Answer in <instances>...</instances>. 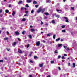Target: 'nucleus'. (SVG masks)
<instances>
[{
	"mask_svg": "<svg viewBox=\"0 0 77 77\" xmlns=\"http://www.w3.org/2000/svg\"><path fill=\"white\" fill-rule=\"evenodd\" d=\"M45 8L42 9V7H40L38 10L37 13H38V14H39V13H40L41 12L42 14H43L45 11Z\"/></svg>",
	"mask_w": 77,
	"mask_h": 77,
	"instance_id": "f257e3e1",
	"label": "nucleus"
},
{
	"mask_svg": "<svg viewBox=\"0 0 77 77\" xmlns=\"http://www.w3.org/2000/svg\"><path fill=\"white\" fill-rule=\"evenodd\" d=\"M63 19H64V20H65L66 22V23H69V20L68 18V17H63Z\"/></svg>",
	"mask_w": 77,
	"mask_h": 77,
	"instance_id": "f03ea898",
	"label": "nucleus"
},
{
	"mask_svg": "<svg viewBox=\"0 0 77 77\" xmlns=\"http://www.w3.org/2000/svg\"><path fill=\"white\" fill-rule=\"evenodd\" d=\"M39 45H40V42L39 41L37 42L36 43V45H37V46H39Z\"/></svg>",
	"mask_w": 77,
	"mask_h": 77,
	"instance_id": "7ed1b4c3",
	"label": "nucleus"
},
{
	"mask_svg": "<svg viewBox=\"0 0 77 77\" xmlns=\"http://www.w3.org/2000/svg\"><path fill=\"white\" fill-rule=\"evenodd\" d=\"M55 15L56 17H57V18H60V15H58V14H55Z\"/></svg>",
	"mask_w": 77,
	"mask_h": 77,
	"instance_id": "20e7f679",
	"label": "nucleus"
},
{
	"mask_svg": "<svg viewBox=\"0 0 77 77\" xmlns=\"http://www.w3.org/2000/svg\"><path fill=\"white\" fill-rule=\"evenodd\" d=\"M15 33L16 35H19V34H20V33H19V32H18L17 31L15 32Z\"/></svg>",
	"mask_w": 77,
	"mask_h": 77,
	"instance_id": "39448f33",
	"label": "nucleus"
},
{
	"mask_svg": "<svg viewBox=\"0 0 77 77\" xmlns=\"http://www.w3.org/2000/svg\"><path fill=\"white\" fill-rule=\"evenodd\" d=\"M18 53H23V51L21 50H19L18 51Z\"/></svg>",
	"mask_w": 77,
	"mask_h": 77,
	"instance_id": "423d86ee",
	"label": "nucleus"
},
{
	"mask_svg": "<svg viewBox=\"0 0 77 77\" xmlns=\"http://www.w3.org/2000/svg\"><path fill=\"white\" fill-rule=\"evenodd\" d=\"M40 67H42L44 66V63H42L39 65Z\"/></svg>",
	"mask_w": 77,
	"mask_h": 77,
	"instance_id": "0eeeda50",
	"label": "nucleus"
},
{
	"mask_svg": "<svg viewBox=\"0 0 77 77\" xmlns=\"http://www.w3.org/2000/svg\"><path fill=\"white\" fill-rule=\"evenodd\" d=\"M38 4V2L36 1H35L33 2V4Z\"/></svg>",
	"mask_w": 77,
	"mask_h": 77,
	"instance_id": "6e6552de",
	"label": "nucleus"
},
{
	"mask_svg": "<svg viewBox=\"0 0 77 77\" xmlns=\"http://www.w3.org/2000/svg\"><path fill=\"white\" fill-rule=\"evenodd\" d=\"M52 24H55V20H53L51 21Z\"/></svg>",
	"mask_w": 77,
	"mask_h": 77,
	"instance_id": "1a4fd4ad",
	"label": "nucleus"
},
{
	"mask_svg": "<svg viewBox=\"0 0 77 77\" xmlns=\"http://www.w3.org/2000/svg\"><path fill=\"white\" fill-rule=\"evenodd\" d=\"M31 31L32 32H35V30L33 29H31Z\"/></svg>",
	"mask_w": 77,
	"mask_h": 77,
	"instance_id": "9d476101",
	"label": "nucleus"
},
{
	"mask_svg": "<svg viewBox=\"0 0 77 77\" xmlns=\"http://www.w3.org/2000/svg\"><path fill=\"white\" fill-rule=\"evenodd\" d=\"M15 12L14 11H13V13L12 14V15H13V16H14V15H15Z\"/></svg>",
	"mask_w": 77,
	"mask_h": 77,
	"instance_id": "9b49d317",
	"label": "nucleus"
},
{
	"mask_svg": "<svg viewBox=\"0 0 77 77\" xmlns=\"http://www.w3.org/2000/svg\"><path fill=\"white\" fill-rule=\"evenodd\" d=\"M72 67L73 68H75V63H73Z\"/></svg>",
	"mask_w": 77,
	"mask_h": 77,
	"instance_id": "f8f14e48",
	"label": "nucleus"
},
{
	"mask_svg": "<svg viewBox=\"0 0 77 77\" xmlns=\"http://www.w3.org/2000/svg\"><path fill=\"white\" fill-rule=\"evenodd\" d=\"M28 36L30 39H32V35H29Z\"/></svg>",
	"mask_w": 77,
	"mask_h": 77,
	"instance_id": "ddd939ff",
	"label": "nucleus"
},
{
	"mask_svg": "<svg viewBox=\"0 0 77 77\" xmlns=\"http://www.w3.org/2000/svg\"><path fill=\"white\" fill-rule=\"evenodd\" d=\"M23 3V1H20L18 2V4H21V3Z\"/></svg>",
	"mask_w": 77,
	"mask_h": 77,
	"instance_id": "4468645a",
	"label": "nucleus"
},
{
	"mask_svg": "<svg viewBox=\"0 0 77 77\" xmlns=\"http://www.w3.org/2000/svg\"><path fill=\"white\" fill-rule=\"evenodd\" d=\"M27 3H30L32 2V0H27Z\"/></svg>",
	"mask_w": 77,
	"mask_h": 77,
	"instance_id": "2eb2a0df",
	"label": "nucleus"
},
{
	"mask_svg": "<svg viewBox=\"0 0 77 77\" xmlns=\"http://www.w3.org/2000/svg\"><path fill=\"white\" fill-rule=\"evenodd\" d=\"M26 20V19L25 18H23L22 19V21H25Z\"/></svg>",
	"mask_w": 77,
	"mask_h": 77,
	"instance_id": "dca6fc26",
	"label": "nucleus"
},
{
	"mask_svg": "<svg viewBox=\"0 0 77 77\" xmlns=\"http://www.w3.org/2000/svg\"><path fill=\"white\" fill-rule=\"evenodd\" d=\"M45 15H49V14L48 12H46L45 13Z\"/></svg>",
	"mask_w": 77,
	"mask_h": 77,
	"instance_id": "f3484780",
	"label": "nucleus"
},
{
	"mask_svg": "<svg viewBox=\"0 0 77 77\" xmlns=\"http://www.w3.org/2000/svg\"><path fill=\"white\" fill-rule=\"evenodd\" d=\"M4 40H8V39H9V38L7 37L5 38H4Z\"/></svg>",
	"mask_w": 77,
	"mask_h": 77,
	"instance_id": "a211bd4d",
	"label": "nucleus"
},
{
	"mask_svg": "<svg viewBox=\"0 0 77 77\" xmlns=\"http://www.w3.org/2000/svg\"><path fill=\"white\" fill-rule=\"evenodd\" d=\"M5 12L7 14H8V13H9V10H5Z\"/></svg>",
	"mask_w": 77,
	"mask_h": 77,
	"instance_id": "6ab92c4d",
	"label": "nucleus"
},
{
	"mask_svg": "<svg viewBox=\"0 0 77 77\" xmlns=\"http://www.w3.org/2000/svg\"><path fill=\"white\" fill-rule=\"evenodd\" d=\"M60 38H58L57 39H56V41H59L60 40Z\"/></svg>",
	"mask_w": 77,
	"mask_h": 77,
	"instance_id": "aec40b11",
	"label": "nucleus"
},
{
	"mask_svg": "<svg viewBox=\"0 0 77 77\" xmlns=\"http://www.w3.org/2000/svg\"><path fill=\"white\" fill-rule=\"evenodd\" d=\"M53 38L54 39H56V35H53Z\"/></svg>",
	"mask_w": 77,
	"mask_h": 77,
	"instance_id": "412c9836",
	"label": "nucleus"
},
{
	"mask_svg": "<svg viewBox=\"0 0 77 77\" xmlns=\"http://www.w3.org/2000/svg\"><path fill=\"white\" fill-rule=\"evenodd\" d=\"M34 58L35 59L38 58V57H37V56H34Z\"/></svg>",
	"mask_w": 77,
	"mask_h": 77,
	"instance_id": "4be33fe9",
	"label": "nucleus"
},
{
	"mask_svg": "<svg viewBox=\"0 0 77 77\" xmlns=\"http://www.w3.org/2000/svg\"><path fill=\"white\" fill-rule=\"evenodd\" d=\"M62 44H58V47H61V46H62Z\"/></svg>",
	"mask_w": 77,
	"mask_h": 77,
	"instance_id": "5701e85b",
	"label": "nucleus"
},
{
	"mask_svg": "<svg viewBox=\"0 0 77 77\" xmlns=\"http://www.w3.org/2000/svg\"><path fill=\"white\" fill-rule=\"evenodd\" d=\"M16 44H17V42H14L13 45L14 46V45H16Z\"/></svg>",
	"mask_w": 77,
	"mask_h": 77,
	"instance_id": "b1692460",
	"label": "nucleus"
},
{
	"mask_svg": "<svg viewBox=\"0 0 77 77\" xmlns=\"http://www.w3.org/2000/svg\"><path fill=\"white\" fill-rule=\"evenodd\" d=\"M22 34L23 35H24L25 33H26V31H23V32H22Z\"/></svg>",
	"mask_w": 77,
	"mask_h": 77,
	"instance_id": "393cba45",
	"label": "nucleus"
},
{
	"mask_svg": "<svg viewBox=\"0 0 77 77\" xmlns=\"http://www.w3.org/2000/svg\"><path fill=\"white\" fill-rule=\"evenodd\" d=\"M62 32H66V31L64 29L62 30Z\"/></svg>",
	"mask_w": 77,
	"mask_h": 77,
	"instance_id": "a878e982",
	"label": "nucleus"
},
{
	"mask_svg": "<svg viewBox=\"0 0 77 77\" xmlns=\"http://www.w3.org/2000/svg\"><path fill=\"white\" fill-rule=\"evenodd\" d=\"M26 6V8L29 7V5H28V4H26V6Z\"/></svg>",
	"mask_w": 77,
	"mask_h": 77,
	"instance_id": "bb28decb",
	"label": "nucleus"
},
{
	"mask_svg": "<svg viewBox=\"0 0 77 77\" xmlns=\"http://www.w3.org/2000/svg\"><path fill=\"white\" fill-rule=\"evenodd\" d=\"M51 2V1L50 0H47V2H48V3H50Z\"/></svg>",
	"mask_w": 77,
	"mask_h": 77,
	"instance_id": "cd10ccee",
	"label": "nucleus"
},
{
	"mask_svg": "<svg viewBox=\"0 0 77 77\" xmlns=\"http://www.w3.org/2000/svg\"><path fill=\"white\" fill-rule=\"evenodd\" d=\"M62 59H65V57L64 56H63L61 57Z\"/></svg>",
	"mask_w": 77,
	"mask_h": 77,
	"instance_id": "c85d7f7f",
	"label": "nucleus"
},
{
	"mask_svg": "<svg viewBox=\"0 0 77 77\" xmlns=\"http://www.w3.org/2000/svg\"><path fill=\"white\" fill-rule=\"evenodd\" d=\"M30 47V45L29 44H28L27 45V46H26L27 48H28V47Z\"/></svg>",
	"mask_w": 77,
	"mask_h": 77,
	"instance_id": "c756f323",
	"label": "nucleus"
},
{
	"mask_svg": "<svg viewBox=\"0 0 77 77\" xmlns=\"http://www.w3.org/2000/svg\"><path fill=\"white\" fill-rule=\"evenodd\" d=\"M61 27H62L63 28H65V26L63 25L61 26Z\"/></svg>",
	"mask_w": 77,
	"mask_h": 77,
	"instance_id": "7c9ffc66",
	"label": "nucleus"
},
{
	"mask_svg": "<svg viewBox=\"0 0 77 77\" xmlns=\"http://www.w3.org/2000/svg\"><path fill=\"white\" fill-rule=\"evenodd\" d=\"M61 57V56L60 55H59L58 56V59H60Z\"/></svg>",
	"mask_w": 77,
	"mask_h": 77,
	"instance_id": "2f4dec72",
	"label": "nucleus"
},
{
	"mask_svg": "<svg viewBox=\"0 0 77 77\" xmlns=\"http://www.w3.org/2000/svg\"><path fill=\"white\" fill-rule=\"evenodd\" d=\"M70 48H67L66 49V51H68V50H70Z\"/></svg>",
	"mask_w": 77,
	"mask_h": 77,
	"instance_id": "473e14b6",
	"label": "nucleus"
},
{
	"mask_svg": "<svg viewBox=\"0 0 77 77\" xmlns=\"http://www.w3.org/2000/svg\"><path fill=\"white\" fill-rule=\"evenodd\" d=\"M33 12H34V11L32 10L31 11V14H33Z\"/></svg>",
	"mask_w": 77,
	"mask_h": 77,
	"instance_id": "72a5a7b5",
	"label": "nucleus"
},
{
	"mask_svg": "<svg viewBox=\"0 0 77 77\" xmlns=\"http://www.w3.org/2000/svg\"><path fill=\"white\" fill-rule=\"evenodd\" d=\"M57 12H59V11H60V12H62V10H59L58 9H57Z\"/></svg>",
	"mask_w": 77,
	"mask_h": 77,
	"instance_id": "f704fd0d",
	"label": "nucleus"
},
{
	"mask_svg": "<svg viewBox=\"0 0 77 77\" xmlns=\"http://www.w3.org/2000/svg\"><path fill=\"white\" fill-rule=\"evenodd\" d=\"M38 6H39V5H35V7L36 8H38Z\"/></svg>",
	"mask_w": 77,
	"mask_h": 77,
	"instance_id": "c9c22d12",
	"label": "nucleus"
},
{
	"mask_svg": "<svg viewBox=\"0 0 77 77\" xmlns=\"http://www.w3.org/2000/svg\"><path fill=\"white\" fill-rule=\"evenodd\" d=\"M3 12V10H2V9H1L0 10V13H2Z\"/></svg>",
	"mask_w": 77,
	"mask_h": 77,
	"instance_id": "e433bc0d",
	"label": "nucleus"
},
{
	"mask_svg": "<svg viewBox=\"0 0 77 77\" xmlns=\"http://www.w3.org/2000/svg\"><path fill=\"white\" fill-rule=\"evenodd\" d=\"M51 63H54V61H52L51 62Z\"/></svg>",
	"mask_w": 77,
	"mask_h": 77,
	"instance_id": "4c0bfd02",
	"label": "nucleus"
},
{
	"mask_svg": "<svg viewBox=\"0 0 77 77\" xmlns=\"http://www.w3.org/2000/svg\"><path fill=\"white\" fill-rule=\"evenodd\" d=\"M54 53H58V52H57V50H55V51Z\"/></svg>",
	"mask_w": 77,
	"mask_h": 77,
	"instance_id": "58836bf2",
	"label": "nucleus"
},
{
	"mask_svg": "<svg viewBox=\"0 0 77 77\" xmlns=\"http://www.w3.org/2000/svg\"><path fill=\"white\" fill-rule=\"evenodd\" d=\"M6 50H8V51H10V49L8 48H6Z\"/></svg>",
	"mask_w": 77,
	"mask_h": 77,
	"instance_id": "ea45409f",
	"label": "nucleus"
},
{
	"mask_svg": "<svg viewBox=\"0 0 77 77\" xmlns=\"http://www.w3.org/2000/svg\"><path fill=\"white\" fill-rule=\"evenodd\" d=\"M41 25H42V24H43V22L42 21H41Z\"/></svg>",
	"mask_w": 77,
	"mask_h": 77,
	"instance_id": "a19ab883",
	"label": "nucleus"
},
{
	"mask_svg": "<svg viewBox=\"0 0 77 77\" xmlns=\"http://www.w3.org/2000/svg\"><path fill=\"white\" fill-rule=\"evenodd\" d=\"M0 62H2V63L3 62V60H0Z\"/></svg>",
	"mask_w": 77,
	"mask_h": 77,
	"instance_id": "79ce46f5",
	"label": "nucleus"
},
{
	"mask_svg": "<svg viewBox=\"0 0 77 77\" xmlns=\"http://www.w3.org/2000/svg\"><path fill=\"white\" fill-rule=\"evenodd\" d=\"M28 11H26L25 12V13H26V14H28Z\"/></svg>",
	"mask_w": 77,
	"mask_h": 77,
	"instance_id": "37998d69",
	"label": "nucleus"
},
{
	"mask_svg": "<svg viewBox=\"0 0 77 77\" xmlns=\"http://www.w3.org/2000/svg\"><path fill=\"white\" fill-rule=\"evenodd\" d=\"M4 59L5 60H8V58L6 57H5Z\"/></svg>",
	"mask_w": 77,
	"mask_h": 77,
	"instance_id": "c03bdc74",
	"label": "nucleus"
},
{
	"mask_svg": "<svg viewBox=\"0 0 77 77\" xmlns=\"http://www.w3.org/2000/svg\"><path fill=\"white\" fill-rule=\"evenodd\" d=\"M71 9H72V10H74V7H71Z\"/></svg>",
	"mask_w": 77,
	"mask_h": 77,
	"instance_id": "a18cd8bd",
	"label": "nucleus"
},
{
	"mask_svg": "<svg viewBox=\"0 0 77 77\" xmlns=\"http://www.w3.org/2000/svg\"><path fill=\"white\" fill-rule=\"evenodd\" d=\"M63 47L64 48H65V49H66V48L67 47H66L65 46H63Z\"/></svg>",
	"mask_w": 77,
	"mask_h": 77,
	"instance_id": "49530a36",
	"label": "nucleus"
},
{
	"mask_svg": "<svg viewBox=\"0 0 77 77\" xmlns=\"http://www.w3.org/2000/svg\"><path fill=\"white\" fill-rule=\"evenodd\" d=\"M68 65L69 66H71V64H70V63H68Z\"/></svg>",
	"mask_w": 77,
	"mask_h": 77,
	"instance_id": "de8ad7c7",
	"label": "nucleus"
},
{
	"mask_svg": "<svg viewBox=\"0 0 77 77\" xmlns=\"http://www.w3.org/2000/svg\"><path fill=\"white\" fill-rule=\"evenodd\" d=\"M64 56H67V55L64 54Z\"/></svg>",
	"mask_w": 77,
	"mask_h": 77,
	"instance_id": "09e8293b",
	"label": "nucleus"
},
{
	"mask_svg": "<svg viewBox=\"0 0 77 77\" xmlns=\"http://www.w3.org/2000/svg\"><path fill=\"white\" fill-rule=\"evenodd\" d=\"M5 29V28L4 27L2 28V30H4V29Z\"/></svg>",
	"mask_w": 77,
	"mask_h": 77,
	"instance_id": "8fccbe9b",
	"label": "nucleus"
},
{
	"mask_svg": "<svg viewBox=\"0 0 77 77\" xmlns=\"http://www.w3.org/2000/svg\"><path fill=\"white\" fill-rule=\"evenodd\" d=\"M47 36H50V35L49 34H47Z\"/></svg>",
	"mask_w": 77,
	"mask_h": 77,
	"instance_id": "3c124183",
	"label": "nucleus"
},
{
	"mask_svg": "<svg viewBox=\"0 0 77 77\" xmlns=\"http://www.w3.org/2000/svg\"><path fill=\"white\" fill-rule=\"evenodd\" d=\"M24 16H25V17H26V16L27 17V16H28V15H27V14H25Z\"/></svg>",
	"mask_w": 77,
	"mask_h": 77,
	"instance_id": "603ef678",
	"label": "nucleus"
},
{
	"mask_svg": "<svg viewBox=\"0 0 77 77\" xmlns=\"http://www.w3.org/2000/svg\"><path fill=\"white\" fill-rule=\"evenodd\" d=\"M30 63H33V61H32V60H30Z\"/></svg>",
	"mask_w": 77,
	"mask_h": 77,
	"instance_id": "864d4df0",
	"label": "nucleus"
},
{
	"mask_svg": "<svg viewBox=\"0 0 77 77\" xmlns=\"http://www.w3.org/2000/svg\"><path fill=\"white\" fill-rule=\"evenodd\" d=\"M61 42H62V41H63V39H61L60 40Z\"/></svg>",
	"mask_w": 77,
	"mask_h": 77,
	"instance_id": "5fc2aeb1",
	"label": "nucleus"
},
{
	"mask_svg": "<svg viewBox=\"0 0 77 77\" xmlns=\"http://www.w3.org/2000/svg\"><path fill=\"white\" fill-rule=\"evenodd\" d=\"M7 34H8V35H9V32L8 31L7 32Z\"/></svg>",
	"mask_w": 77,
	"mask_h": 77,
	"instance_id": "6e6d98bb",
	"label": "nucleus"
},
{
	"mask_svg": "<svg viewBox=\"0 0 77 77\" xmlns=\"http://www.w3.org/2000/svg\"><path fill=\"white\" fill-rule=\"evenodd\" d=\"M30 28H32V27H33V26L32 25H30Z\"/></svg>",
	"mask_w": 77,
	"mask_h": 77,
	"instance_id": "4d7b16f0",
	"label": "nucleus"
},
{
	"mask_svg": "<svg viewBox=\"0 0 77 77\" xmlns=\"http://www.w3.org/2000/svg\"><path fill=\"white\" fill-rule=\"evenodd\" d=\"M58 69H59V70H60V69H61L60 67H58Z\"/></svg>",
	"mask_w": 77,
	"mask_h": 77,
	"instance_id": "13d9d810",
	"label": "nucleus"
},
{
	"mask_svg": "<svg viewBox=\"0 0 77 77\" xmlns=\"http://www.w3.org/2000/svg\"><path fill=\"white\" fill-rule=\"evenodd\" d=\"M21 11H23V8H21Z\"/></svg>",
	"mask_w": 77,
	"mask_h": 77,
	"instance_id": "bf43d9fd",
	"label": "nucleus"
},
{
	"mask_svg": "<svg viewBox=\"0 0 77 77\" xmlns=\"http://www.w3.org/2000/svg\"><path fill=\"white\" fill-rule=\"evenodd\" d=\"M11 5H9V8H11Z\"/></svg>",
	"mask_w": 77,
	"mask_h": 77,
	"instance_id": "052dcab7",
	"label": "nucleus"
},
{
	"mask_svg": "<svg viewBox=\"0 0 77 77\" xmlns=\"http://www.w3.org/2000/svg\"><path fill=\"white\" fill-rule=\"evenodd\" d=\"M19 65H21V63H18Z\"/></svg>",
	"mask_w": 77,
	"mask_h": 77,
	"instance_id": "680f3d73",
	"label": "nucleus"
},
{
	"mask_svg": "<svg viewBox=\"0 0 77 77\" xmlns=\"http://www.w3.org/2000/svg\"><path fill=\"white\" fill-rule=\"evenodd\" d=\"M29 77H32V75H29Z\"/></svg>",
	"mask_w": 77,
	"mask_h": 77,
	"instance_id": "e2e57ef3",
	"label": "nucleus"
},
{
	"mask_svg": "<svg viewBox=\"0 0 77 77\" xmlns=\"http://www.w3.org/2000/svg\"><path fill=\"white\" fill-rule=\"evenodd\" d=\"M47 77H51V76H50V75H49L48 76H47Z\"/></svg>",
	"mask_w": 77,
	"mask_h": 77,
	"instance_id": "0e129e2a",
	"label": "nucleus"
},
{
	"mask_svg": "<svg viewBox=\"0 0 77 77\" xmlns=\"http://www.w3.org/2000/svg\"><path fill=\"white\" fill-rule=\"evenodd\" d=\"M46 26H48V23H46Z\"/></svg>",
	"mask_w": 77,
	"mask_h": 77,
	"instance_id": "69168bd1",
	"label": "nucleus"
},
{
	"mask_svg": "<svg viewBox=\"0 0 77 77\" xmlns=\"http://www.w3.org/2000/svg\"><path fill=\"white\" fill-rule=\"evenodd\" d=\"M24 9H25V10L26 11V10H27V8H25Z\"/></svg>",
	"mask_w": 77,
	"mask_h": 77,
	"instance_id": "338daca9",
	"label": "nucleus"
},
{
	"mask_svg": "<svg viewBox=\"0 0 77 77\" xmlns=\"http://www.w3.org/2000/svg\"><path fill=\"white\" fill-rule=\"evenodd\" d=\"M17 39H18V40H19V41L20 40V38H18Z\"/></svg>",
	"mask_w": 77,
	"mask_h": 77,
	"instance_id": "774afa93",
	"label": "nucleus"
}]
</instances>
